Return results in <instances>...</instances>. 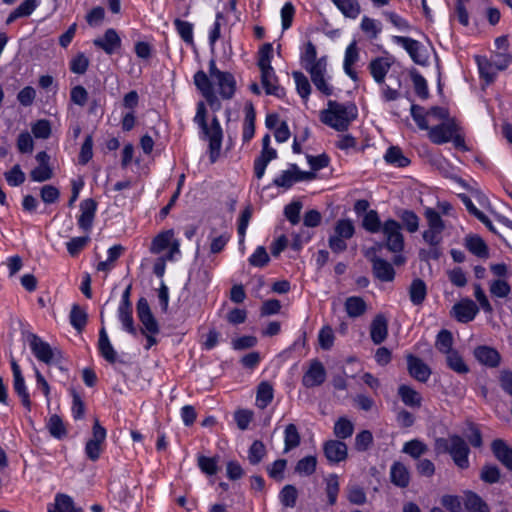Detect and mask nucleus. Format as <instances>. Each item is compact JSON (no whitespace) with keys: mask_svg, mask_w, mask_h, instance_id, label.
I'll use <instances>...</instances> for the list:
<instances>
[{"mask_svg":"<svg viewBox=\"0 0 512 512\" xmlns=\"http://www.w3.org/2000/svg\"><path fill=\"white\" fill-rule=\"evenodd\" d=\"M345 310L350 317L356 318L365 313L366 303L361 297L351 296L345 301Z\"/></svg>","mask_w":512,"mask_h":512,"instance_id":"38","label":"nucleus"},{"mask_svg":"<svg viewBox=\"0 0 512 512\" xmlns=\"http://www.w3.org/2000/svg\"><path fill=\"white\" fill-rule=\"evenodd\" d=\"M407 369L411 377L425 383L430 378L431 368L419 357L409 354L407 356Z\"/></svg>","mask_w":512,"mask_h":512,"instance_id":"10","label":"nucleus"},{"mask_svg":"<svg viewBox=\"0 0 512 512\" xmlns=\"http://www.w3.org/2000/svg\"><path fill=\"white\" fill-rule=\"evenodd\" d=\"M325 457L330 463H339L348 456L347 445L340 440H328L323 445Z\"/></svg>","mask_w":512,"mask_h":512,"instance_id":"11","label":"nucleus"},{"mask_svg":"<svg viewBox=\"0 0 512 512\" xmlns=\"http://www.w3.org/2000/svg\"><path fill=\"white\" fill-rule=\"evenodd\" d=\"M434 450L437 454L448 453L460 469L469 467V446L462 437L456 434L450 435L448 438H436Z\"/></svg>","mask_w":512,"mask_h":512,"instance_id":"3","label":"nucleus"},{"mask_svg":"<svg viewBox=\"0 0 512 512\" xmlns=\"http://www.w3.org/2000/svg\"><path fill=\"white\" fill-rule=\"evenodd\" d=\"M285 452H288L300 444V434L294 424H289L285 429Z\"/></svg>","mask_w":512,"mask_h":512,"instance_id":"51","label":"nucleus"},{"mask_svg":"<svg viewBox=\"0 0 512 512\" xmlns=\"http://www.w3.org/2000/svg\"><path fill=\"white\" fill-rule=\"evenodd\" d=\"M98 348L102 357L109 363H115L117 360V353L114 350L107 332L104 327L99 331Z\"/></svg>","mask_w":512,"mask_h":512,"instance_id":"26","label":"nucleus"},{"mask_svg":"<svg viewBox=\"0 0 512 512\" xmlns=\"http://www.w3.org/2000/svg\"><path fill=\"white\" fill-rule=\"evenodd\" d=\"M175 28L182 38V40L192 45L193 44V25L190 22L176 19L174 21Z\"/></svg>","mask_w":512,"mask_h":512,"instance_id":"54","label":"nucleus"},{"mask_svg":"<svg viewBox=\"0 0 512 512\" xmlns=\"http://www.w3.org/2000/svg\"><path fill=\"white\" fill-rule=\"evenodd\" d=\"M334 332L330 326H324L318 334V342L323 350H330L334 344Z\"/></svg>","mask_w":512,"mask_h":512,"instance_id":"64","label":"nucleus"},{"mask_svg":"<svg viewBox=\"0 0 512 512\" xmlns=\"http://www.w3.org/2000/svg\"><path fill=\"white\" fill-rule=\"evenodd\" d=\"M383 224L376 210H369L363 217L362 227L370 233L381 231Z\"/></svg>","mask_w":512,"mask_h":512,"instance_id":"42","label":"nucleus"},{"mask_svg":"<svg viewBox=\"0 0 512 512\" xmlns=\"http://www.w3.org/2000/svg\"><path fill=\"white\" fill-rule=\"evenodd\" d=\"M388 336V320L383 314H377L370 325V337L375 345H379Z\"/></svg>","mask_w":512,"mask_h":512,"instance_id":"18","label":"nucleus"},{"mask_svg":"<svg viewBox=\"0 0 512 512\" xmlns=\"http://www.w3.org/2000/svg\"><path fill=\"white\" fill-rule=\"evenodd\" d=\"M334 231V235L347 240L354 235L355 228L351 220L341 219L337 221Z\"/></svg>","mask_w":512,"mask_h":512,"instance_id":"56","label":"nucleus"},{"mask_svg":"<svg viewBox=\"0 0 512 512\" xmlns=\"http://www.w3.org/2000/svg\"><path fill=\"white\" fill-rule=\"evenodd\" d=\"M370 261L375 278L382 282H391L394 280L395 270L391 263L379 256H373Z\"/></svg>","mask_w":512,"mask_h":512,"instance_id":"17","label":"nucleus"},{"mask_svg":"<svg viewBox=\"0 0 512 512\" xmlns=\"http://www.w3.org/2000/svg\"><path fill=\"white\" fill-rule=\"evenodd\" d=\"M88 315L86 311L78 304H74L71 308L69 319L70 324L77 330L82 331L87 324Z\"/></svg>","mask_w":512,"mask_h":512,"instance_id":"39","label":"nucleus"},{"mask_svg":"<svg viewBox=\"0 0 512 512\" xmlns=\"http://www.w3.org/2000/svg\"><path fill=\"white\" fill-rule=\"evenodd\" d=\"M410 111H411V116H412L413 120L416 122L419 129L428 130L429 125H428V121L426 120V116H428V115L426 114L425 109L420 105L412 104Z\"/></svg>","mask_w":512,"mask_h":512,"instance_id":"60","label":"nucleus"},{"mask_svg":"<svg viewBox=\"0 0 512 512\" xmlns=\"http://www.w3.org/2000/svg\"><path fill=\"white\" fill-rule=\"evenodd\" d=\"M384 159L388 164L396 167H406L410 164V160L406 157L398 146H391L387 149Z\"/></svg>","mask_w":512,"mask_h":512,"instance_id":"32","label":"nucleus"},{"mask_svg":"<svg viewBox=\"0 0 512 512\" xmlns=\"http://www.w3.org/2000/svg\"><path fill=\"white\" fill-rule=\"evenodd\" d=\"M478 311L479 308L471 299L461 300L452 308L453 316L457 321L462 323L472 321L476 317Z\"/></svg>","mask_w":512,"mask_h":512,"instance_id":"12","label":"nucleus"},{"mask_svg":"<svg viewBox=\"0 0 512 512\" xmlns=\"http://www.w3.org/2000/svg\"><path fill=\"white\" fill-rule=\"evenodd\" d=\"M465 247L479 258L489 256L488 247L484 240L478 235H469L465 238Z\"/></svg>","mask_w":512,"mask_h":512,"instance_id":"28","label":"nucleus"},{"mask_svg":"<svg viewBox=\"0 0 512 512\" xmlns=\"http://www.w3.org/2000/svg\"><path fill=\"white\" fill-rule=\"evenodd\" d=\"M298 492L295 486L285 485L280 491L279 498L283 506L293 508L296 505Z\"/></svg>","mask_w":512,"mask_h":512,"instance_id":"52","label":"nucleus"},{"mask_svg":"<svg viewBox=\"0 0 512 512\" xmlns=\"http://www.w3.org/2000/svg\"><path fill=\"white\" fill-rule=\"evenodd\" d=\"M400 219L409 233H415L419 228V217L411 210H404Z\"/></svg>","mask_w":512,"mask_h":512,"instance_id":"58","label":"nucleus"},{"mask_svg":"<svg viewBox=\"0 0 512 512\" xmlns=\"http://www.w3.org/2000/svg\"><path fill=\"white\" fill-rule=\"evenodd\" d=\"M390 67L391 62L388 58L378 57L370 62L369 70L376 83L384 84L385 77Z\"/></svg>","mask_w":512,"mask_h":512,"instance_id":"21","label":"nucleus"},{"mask_svg":"<svg viewBox=\"0 0 512 512\" xmlns=\"http://www.w3.org/2000/svg\"><path fill=\"white\" fill-rule=\"evenodd\" d=\"M398 395L402 402L411 408H420L422 405V397L419 392L408 385H400Z\"/></svg>","mask_w":512,"mask_h":512,"instance_id":"27","label":"nucleus"},{"mask_svg":"<svg viewBox=\"0 0 512 512\" xmlns=\"http://www.w3.org/2000/svg\"><path fill=\"white\" fill-rule=\"evenodd\" d=\"M452 346H453V336H452V333L449 330L442 329L437 334V337H436V341H435L436 349L439 352H441V353L446 355V354L454 351Z\"/></svg>","mask_w":512,"mask_h":512,"instance_id":"41","label":"nucleus"},{"mask_svg":"<svg viewBox=\"0 0 512 512\" xmlns=\"http://www.w3.org/2000/svg\"><path fill=\"white\" fill-rule=\"evenodd\" d=\"M94 46L102 49L106 54L112 55L121 47V39L115 29L109 28L102 38L93 40Z\"/></svg>","mask_w":512,"mask_h":512,"instance_id":"16","label":"nucleus"},{"mask_svg":"<svg viewBox=\"0 0 512 512\" xmlns=\"http://www.w3.org/2000/svg\"><path fill=\"white\" fill-rule=\"evenodd\" d=\"M274 390L267 381H262L257 388L256 403L260 409L266 408L273 400Z\"/></svg>","mask_w":512,"mask_h":512,"instance_id":"31","label":"nucleus"},{"mask_svg":"<svg viewBox=\"0 0 512 512\" xmlns=\"http://www.w3.org/2000/svg\"><path fill=\"white\" fill-rule=\"evenodd\" d=\"M411 79L417 96L421 99H427L429 97V91L425 78L416 70H413L411 71Z\"/></svg>","mask_w":512,"mask_h":512,"instance_id":"53","label":"nucleus"},{"mask_svg":"<svg viewBox=\"0 0 512 512\" xmlns=\"http://www.w3.org/2000/svg\"><path fill=\"white\" fill-rule=\"evenodd\" d=\"M305 70L310 74L311 80L323 78L327 73V59L326 57H321L317 60V63L305 68Z\"/></svg>","mask_w":512,"mask_h":512,"instance_id":"61","label":"nucleus"},{"mask_svg":"<svg viewBox=\"0 0 512 512\" xmlns=\"http://www.w3.org/2000/svg\"><path fill=\"white\" fill-rule=\"evenodd\" d=\"M174 239V231L167 230L158 234L152 241L150 251L158 254L168 248Z\"/></svg>","mask_w":512,"mask_h":512,"instance_id":"37","label":"nucleus"},{"mask_svg":"<svg viewBox=\"0 0 512 512\" xmlns=\"http://www.w3.org/2000/svg\"><path fill=\"white\" fill-rule=\"evenodd\" d=\"M458 125L453 119L447 120L440 125L429 127L428 136L429 139L437 145H441L450 142L453 135L458 132Z\"/></svg>","mask_w":512,"mask_h":512,"instance_id":"8","label":"nucleus"},{"mask_svg":"<svg viewBox=\"0 0 512 512\" xmlns=\"http://www.w3.org/2000/svg\"><path fill=\"white\" fill-rule=\"evenodd\" d=\"M473 355L479 363L490 368L498 367L501 362V355L499 352L490 346H477L474 349Z\"/></svg>","mask_w":512,"mask_h":512,"instance_id":"13","label":"nucleus"},{"mask_svg":"<svg viewBox=\"0 0 512 512\" xmlns=\"http://www.w3.org/2000/svg\"><path fill=\"white\" fill-rule=\"evenodd\" d=\"M357 117V107L353 103L341 104L333 100L320 114V120L337 131H345Z\"/></svg>","mask_w":512,"mask_h":512,"instance_id":"2","label":"nucleus"},{"mask_svg":"<svg viewBox=\"0 0 512 512\" xmlns=\"http://www.w3.org/2000/svg\"><path fill=\"white\" fill-rule=\"evenodd\" d=\"M292 76L294 78L298 94L302 99L307 101L311 93V85L308 78L300 71H294Z\"/></svg>","mask_w":512,"mask_h":512,"instance_id":"45","label":"nucleus"},{"mask_svg":"<svg viewBox=\"0 0 512 512\" xmlns=\"http://www.w3.org/2000/svg\"><path fill=\"white\" fill-rule=\"evenodd\" d=\"M476 61L478 64L479 72L482 78L485 79L487 84H490L494 81L497 72L499 69H497L490 61V59H487L486 57H476Z\"/></svg>","mask_w":512,"mask_h":512,"instance_id":"35","label":"nucleus"},{"mask_svg":"<svg viewBox=\"0 0 512 512\" xmlns=\"http://www.w3.org/2000/svg\"><path fill=\"white\" fill-rule=\"evenodd\" d=\"M402 452L414 459H419L428 452V446L418 439H413L403 445Z\"/></svg>","mask_w":512,"mask_h":512,"instance_id":"40","label":"nucleus"},{"mask_svg":"<svg viewBox=\"0 0 512 512\" xmlns=\"http://www.w3.org/2000/svg\"><path fill=\"white\" fill-rule=\"evenodd\" d=\"M464 506L468 512H490L487 503L479 495L471 491L465 494Z\"/></svg>","mask_w":512,"mask_h":512,"instance_id":"30","label":"nucleus"},{"mask_svg":"<svg viewBox=\"0 0 512 512\" xmlns=\"http://www.w3.org/2000/svg\"><path fill=\"white\" fill-rule=\"evenodd\" d=\"M194 84L200 90L203 97L211 104L215 99V93L208 75L200 70L194 75Z\"/></svg>","mask_w":512,"mask_h":512,"instance_id":"24","label":"nucleus"},{"mask_svg":"<svg viewBox=\"0 0 512 512\" xmlns=\"http://www.w3.org/2000/svg\"><path fill=\"white\" fill-rule=\"evenodd\" d=\"M277 158V152L273 148L262 149L261 154L254 161V174L261 179L270 161Z\"/></svg>","mask_w":512,"mask_h":512,"instance_id":"25","label":"nucleus"},{"mask_svg":"<svg viewBox=\"0 0 512 512\" xmlns=\"http://www.w3.org/2000/svg\"><path fill=\"white\" fill-rule=\"evenodd\" d=\"M137 316L142 324L141 333H159V325L146 298L141 297L136 305Z\"/></svg>","mask_w":512,"mask_h":512,"instance_id":"7","label":"nucleus"},{"mask_svg":"<svg viewBox=\"0 0 512 512\" xmlns=\"http://www.w3.org/2000/svg\"><path fill=\"white\" fill-rule=\"evenodd\" d=\"M491 449L496 459L509 471H512V448L502 439H495Z\"/></svg>","mask_w":512,"mask_h":512,"instance_id":"20","label":"nucleus"},{"mask_svg":"<svg viewBox=\"0 0 512 512\" xmlns=\"http://www.w3.org/2000/svg\"><path fill=\"white\" fill-rule=\"evenodd\" d=\"M206 113L204 102H199L194 122L201 128L204 137L209 140V158L211 163H215L220 155L223 132L217 117H213L210 126L207 124Z\"/></svg>","mask_w":512,"mask_h":512,"instance_id":"1","label":"nucleus"},{"mask_svg":"<svg viewBox=\"0 0 512 512\" xmlns=\"http://www.w3.org/2000/svg\"><path fill=\"white\" fill-rule=\"evenodd\" d=\"M333 4L348 18L355 19L360 14L361 8L357 0H331Z\"/></svg>","mask_w":512,"mask_h":512,"instance_id":"36","label":"nucleus"},{"mask_svg":"<svg viewBox=\"0 0 512 512\" xmlns=\"http://www.w3.org/2000/svg\"><path fill=\"white\" fill-rule=\"evenodd\" d=\"M266 455V447L260 440H255L248 450V460L252 465L259 464Z\"/></svg>","mask_w":512,"mask_h":512,"instance_id":"50","label":"nucleus"},{"mask_svg":"<svg viewBox=\"0 0 512 512\" xmlns=\"http://www.w3.org/2000/svg\"><path fill=\"white\" fill-rule=\"evenodd\" d=\"M48 512H81V509L75 507L73 499L66 494H57L53 507Z\"/></svg>","mask_w":512,"mask_h":512,"instance_id":"34","label":"nucleus"},{"mask_svg":"<svg viewBox=\"0 0 512 512\" xmlns=\"http://www.w3.org/2000/svg\"><path fill=\"white\" fill-rule=\"evenodd\" d=\"M90 61L83 52H78L69 62V69L72 73L83 75L89 67Z\"/></svg>","mask_w":512,"mask_h":512,"instance_id":"46","label":"nucleus"},{"mask_svg":"<svg viewBox=\"0 0 512 512\" xmlns=\"http://www.w3.org/2000/svg\"><path fill=\"white\" fill-rule=\"evenodd\" d=\"M31 130L36 138L47 139L51 135V125L46 119L36 121L32 125Z\"/></svg>","mask_w":512,"mask_h":512,"instance_id":"63","label":"nucleus"},{"mask_svg":"<svg viewBox=\"0 0 512 512\" xmlns=\"http://www.w3.org/2000/svg\"><path fill=\"white\" fill-rule=\"evenodd\" d=\"M80 210L78 225L82 230L90 231L97 210V202L92 198L85 199L80 203Z\"/></svg>","mask_w":512,"mask_h":512,"instance_id":"14","label":"nucleus"},{"mask_svg":"<svg viewBox=\"0 0 512 512\" xmlns=\"http://www.w3.org/2000/svg\"><path fill=\"white\" fill-rule=\"evenodd\" d=\"M381 232L383 241L376 243L378 249L386 248L391 253H402L405 246L401 225L394 219H388L383 223Z\"/></svg>","mask_w":512,"mask_h":512,"instance_id":"4","label":"nucleus"},{"mask_svg":"<svg viewBox=\"0 0 512 512\" xmlns=\"http://www.w3.org/2000/svg\"><path fill=\"white\" fill-rule=\"evenodd\" d=\"M106 439V429L101 426L98 419L94 420L92 428V438L87 441L85 453L91 461H96L101 455V444Z\"/></svg>","mask_w":512,"mask_h":512,"instance_id":"6","label":"nucleus"},{"mask_svg":"<svg viewBox=\"0 0 512 512\" xmlns=\"http://www.w3.org/2000/svg\"><path fill=\"white\" fill-rule=\"evenodd\" d=\"M427 295L425 282L420 279H414L409 286V298L414 305H421Z\"/></svg>","mask_w":512,"mask_h":512,"instance_id":"29","label":"nucleus"},{"mask_svg":"<svg viewBox=\"0 0 512 512\" xmlns=\"http://www.w3.org/2000/svg\"><path fill=\"white\" fill-rule=\"evenodd\" d=\"M297 182L296 171L291 167L289 170L283 171L280 176L273 180V184L277 187L289 189L294 183Z\"/></svg>","mask_w":512,"mask_h":512,"instance_id":"59","label":"nucleus"},{"mask_svg":"<svg viewBox=\"0 0 512 512\" xmlns=\"http://www.w3.org/2000/svg\"><path fill=\"white\" fill-rule=\"evenodd\" d=\"M334 434L338 439H346L352 436L354 431L353 423L347 418H339L334 425Z\"/></svg>","mask_w":512,"mask_h":512,"instance_id":"47","label":"nucleus"},{"mask_svg":"<svg viewBox=\"0 0 512 512\" xmlns=\"http://www.w3.org/2000/svg\"><path fill=\"white\" fill-rule=\"evenodd\" d=\"M316 465V457L306 456L297 462L295 466V471L301 475L309 476L315 472Z\"/></svg>","mask_w":512,"mask_h":512,"instance_id":"55","label":"nucleus"},{"mask_svg":"<svg viewBox=\"0 0 512 512\" xmlns=\"http://www.w3.org/2000/svg\"><path fill=\"white\" fill-rule=\"evenodd\" d=\"M424 216L427 220L428 228L436 231H444L445 224L440 214L436 210H434L433 208H426Z\"/></svg>","mask_w":512,"mask_h":512,"instance_id":"57","label":"nucleus"},{"mask_svg":"<svg viewBox=\"0 0 512 512\" xmlns=\"http://www.w3.org/2000/svg\"><path fill=\"white\" fill-rule=\"evenodd\" d=\"M393 41L401 45L416 64H427L428 56L419 41L404 36H394Z\"/></svg>","mask_w":512,"mask_h":512,"instance_id":"9","label":"nucleus"},{"mask_svg":"<svg viewBox=\"0 0 512 512\" xmlns=\"http://www.w3.org/2000/svg\"><path fill=\"white\" fill-rule=\"evenodd\" d=\"M326 482V494L328 503L333 506L337 502L338 493L340 490L339 479L336 474H330L325 478Z\"/></svg>","mask_w":512,"mask_h":512,"instance_id":"43","label":"nucleus"},{"mask_svg":"<svg viewBox=\"0 0 512 512\" xmlns=\"http://www.w3.org/2000/svg\"><path fill=\"white\" fill-rule=\"evenodd\" d=\"M391 482L400 488H406L410 483V472L401 462H394L390 468Z\"/></svg>","mask_w":512,"mask_h":512,"instance_id":"22","label":"nucleus"},{"mask_svg":"<svg viewBox=\"0 0 512 512\" xmlns=\"http://www.w3.org/2000/svg\"><path fill=\"white\" fill-rule=\"evenodd\" d=\"M261 71V83L265 89L266 94L276 97H283L285 95L284 89L277 84V77L274 69H264Z\"/></svg>","mask_w":512,"mask_h":512,"instance_id":"19","label":"nucleus"},{"mask_svg":"<svg viewBox=\"0 0 512 512\" xmlns=\"http://www.w3.org/2000/svg\"><path fill=\"white\" fill-rule=\"evenodd\" d=\"M47 428H48V431L51 434V436H53L54 438H57V439H62L67 434V431L63 424L62 419L56 414L52 415L49 418V420L47 422Z\"/></svg>","mask_w":512,"mask_h":512,"instance_id":"49","label":"nucleus"},{"mask_svg":"<svg viewBox=\"0 0 512 512\" xmlns=\"http://www.w3.org/2000/svg\"><path fill=\"white\" fill-rule=\"evenodd\" d=\"M301 209L302 203L300 201H293L285 206L284 215L292 225L299 223Z\"/></svg>","mask_w":512,"mask_h":512,"instance_id":"62","label":"nucleus"},{"mask_svg":"<svg viewBox=\"0 0 512 512\" xmlns=\"http://www.w3.org/2000/svg\"><path fill=\"white\" fill-rule=\"evenodd\" d=\"M446 364L452 371L460 375L467 374L470 371L469 366L456 350L446 354Z\"/></svg>","mask_w":512,"mask_h":512,"instance_id":"33","label":"nucleus"},{"mask_svg":"<svg viewBox=\"0 0 512 512\" xmlns=\"http://www.w3.org/2000/svg\"><path fill=\"white\" fill-rule=\"evenodd\" d=\"M326 379V371L323 364L314 360L309 369L304 373L302 383L305 387H315L321 385Z\"/></svg>","mask_w":512,"mask_h":512,"instance_id":"15","label":"nucleus"},{"mask_svg":"<svg viewBox=\"0 0 512 512\" xmlns=\"http://www.w3.org/2000/svg\"><path fill=\"white\" fill-rule=\"evenodd\" d=\"M14 391L20 397L23 406L27 409H31V400L30 395L25 385V380L23 376L15 377L13 381Z\"/></svg>","mask_w":512,"mask_h":512,"instance_id":"48","label":"nucleus"},{"mask_svg":"<svg viewBox=\"0 0 512 512\" xmlns=\"http://www.w3.org/2000/svg\"><path fill=\"white\" fill-rule=\"evenodd\" d=\"M28 344L37 360L50 365H60L64 360V354L57 348H52L49 343L43 341L38 335L30 333L27 337Z\"/></svg>","mask_w":512,"mask_h":512,"instance_id":"5","label":"nucleus"},{"mask_svg":"<svg viewBox=\"0 0 512 512\" xmlns=\"http://www.w3.org/2000/svg\"><path fill=\"white\" fill-rule=\"evenodd\" d=\"M213 81H215L218 85L219 93L222 98L230 99L233 97L236 89V82L234 76L231 73L223 72Z\"/></svg>","mask_w":512,"mask_h":512,"instance_id":"23","label":"nucleus"},{"mask_svg":"<svg viewBox=\"0 0 512 512\" xmlns=\"http://www.w3.org/2000/svg\"><path fill=\"white\" fill-rule=\"evenodd\" d=\"M132 307H119L118 308V317L122 323L123 328L132 335H137V328L134 324L133 316H132Z\"/></svg>","mask_w":512,"mask_h":512,"instance_id":"44","label":"nucleus"}]
</instances>
